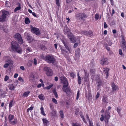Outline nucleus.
Returning a JSON list of instances; mask_svg holds the SVG:
<instances>
[{"label": "nucleus", "instance_id": "obj_1", "mask_svg": "<svg viewBox=\"0 0 126 126\" xmlns=\"http://www.w3.org/2000/svg\"><path fill=\"white\" fill-rule=\"evenodd\" d=\"M11 44V47L13 51L20 54H21L22 52V49L16 42L12 41Z\"/></svg>", "mask_w": 126, "mask_h": 126}, {"label": "nucleus", "instance_id": "obj_2", "mask_svg": "<svg viewBox=\"0 0 126 126\" xmlns=\"http://www.w3.org/2000/svg\"><path fill=\"white\" fill-rule=\"evenodd\" d=\"M9 13L7 11H2V13L0 17V21L1 22H3L6 20V19L9 17Z\"/></svg>", "mask_w": 126, "mask_h": 126}, {"label": "nucleus", "instance_id": "obj_3", "mask_svg": "<svg viewBox=\"0 0 126 126\" xmlns=\"http://www.w3.org/2000/svg\"><path fill=\"white\" fill-rule=\"evenodd\" d=\"M76 19L78 20H81L84 21L85 18L87 17L86 15L83 13H78L76 15Z\"/></svg>", "mask_w": 126, "mask_h": 126}, {"label": "nucleus", "instance_id": "obj_4", "mask_svg": "<svg viewBox=\"0 0 126 126\" xmlns=\"http://www.w3.org/2000/svg\"><path fill=\"white\" fill-rule=\"evenodd\" d=\"M44 71L47 72V75L48 76H52L53 74V72L52 70L48 67H46L44 68Z\"/></svg>", "mask_w": 126, "mask_h": 126}, {"label": "nucleus", "instance_id": "obj_5", "mask_svg": "<svg viewBox=\"0 0 126 126\" xmlns=\"http://www.w3.org/2000/svg\"><path fill=\"white\" fill-rule=\"evenodd\" d=\"M46 59L49 63H54L55 61L54 58L52 56H47L46 57Z\"/></svg>", "mask_w": 126, "mask_h": 126}, {"label": "nucleus", "instance_id": "obj_6", "mask_svg": "<svg viewBox=\"0 0 126 126\" xmlns=\"http://www.w3.org/2000/svg\"><path fill=\"white\" fill-rule=\"evenodd\" d=\"M60 80H61V83H63V85H68V82L65 77L63 76L61 77Z\"/></svg>", "mask_w": 126, "mask_h": 126}, {"label": "nucleus", "instance_id": "obj_7", "mask_svg": "<svg viewBox=\"0 0 126 126\" xmlns=\"http://www.w3.org/2000/svg\"><path fill=\"white\" fill-rule=\"evenodd\" d=\"M68 37L72 43H74L76 42L75 39L72 33H68Z\"/></svg>", "mask_w": 126, "mask_h": 126}, {"label": "nucleus", "instance_id": "obj_8", "mask_svg": "<svg viewBox=\"0 0 126 126\" xmlns=\"http://www.w3.org/2000/svg\"><path fill=\"white\" fill-rule=\"evenodd\" d=\"M110 117V113L108 111L106 110L105 114L104 117L106 119V122H108V120Z\"/></svg>", "mask_w": 126, "mask_h": 126}, {"label": "nucleus", "instance_id": "obj_9", "mask_svg": "<svg viewBox=\"0 0 126 126\" xmlns=\"http://www.w3.org/2000/svg\"><path fill=\"white\" fill-rule=\"evenodd\" d=\"M31 31L37 35H39L40 34L39 30V29L35 27H32Z\"/></svg>", "mask_w": 126, "mask_h": 126}, {"label": "nucleus", "instance_id": "obj_10", "mask_svg": "<svg viewBox=\"0 0 126 126\" xmlns=\"http://www.w3.org/2000/svg\"><path fill=\"white\" fill-rule=\"evenodd\" d=\"M75 55L76 58H75V60H77V59L80 56V50L79 48H78L77 49L76 51Z\"/></svg>", "mask_w": 126, "mask_h": 126}, {"label": "nucleus", "instance_id": "obj_11", "mask_svg": "<svg viewBox=\"0 0 126 126\" xmlns=\"http://www.w3.org/2000/svg\"><path fill=\"white\" fill-rule=\"evenodd\" d=\"M68 85H63V91L65 92L67 94L68 92H70V90L69 88L67 87Z\"/></svg>", "mask_w": 126, "mask_h": 126}, {"label": "nucleus", "instance_id": "obj_12", "mask_svg": "<svg viewBox=\"0 0 126 126\" xmlns=\"http://www.w3.org/2000/svg\"><path fill=\"white\" fill-rule=\"evenodd\" d=\"M96 81L98 83L97 88L98 90H99L100 88V86L102 84V82L99 78L96 80Z\"/></svg>", "mask_w": 126, "mask_h": 126}, {"label": "nucleus", "instance_id": "obj_13", "mask_svg": "<svg viewBox=\"0 0 126 126\" xmlns=\"http://www.w3.org/2000/svg\"><path fill=\"white\" fill-rule=\"evenodd\" d=\"M84 72L85 73V75L84 77V79L85 81H87L88 80V79L89 78V74L87 73V72L84 70Z\"/></svg>", "mask_w": 126, "mask_h": 126}, {"label": "nucleus", "instance_id": "obj_14", "mask_svg": "<svg viewBox=\"0 0 126 126\" xmlns=\"http://www.w3.org/2000/svg\"><path fill=\"white\" fill-rule=\"evenodd\" d=\"M111 86L112 87V91L113 92L116 91L117 89H118L117 86L115 85L114 83L112 84Z\"/></svg>", "mask_w": 126, "mask_h": 126}, {"label": "nucleus", "instance_id": "obj_15", "mask_svg": "<svg viewBox=\"0 0 126 126\" xmlns=\"http://www.w3.org/2000/svg\"><path fill=\"white\" fill-rule=\"evenodd\" d=\"M104 72L106 75V78H107L109 76V69L108 68H104Z\"/></svg>", "mask_w": 126, "mask_h": 126}, {"label": "nucleus", "instance_id": "obj_16", "mask_svg": "<svg viewBox=\"0 0 126 126\" xmlns=\"http://www.w3.org/2000/svg\"><path fill=\"white\" fill-rule=\"evenodd\" d=\"M121 37L122 38L121 46L124 45H126V41L125 39L124 36L123 35H121Z\"/></svg>", "mask_w": 126, "mask_h": 126}, {"label": "nucleus", "instance_id": "obj_17", "mask_svg": "<svg viewBox=\"0 0 126 126\" xmlns=\"http://www.w3.org/2000/svg\"><path fill=\"white\" fill-rule=\"evenodd\" d=\"M5 62L7 63H13L14 62L9 57H7L6 58Z\"/></svg>", "mask_w": 126, "mask_h": 126}, {"label": "nucleus", "instance_id": "obj_18", "mask_svg": "<svg viewBox=\"0 0 126 126\" xmlns=\"http://www.w3.org/2000/svg\"><path fill=\"white\" fill-rule=\"evenodd\" d=\"M17 5L18 6V7H16L14 9V11L15 12H16L17 11L20 10L21 8V5L19 3H17Z\"/></svg>", "mask_w": 126, "mask_h": 126}, {"label": "nucleus", "instance_id": "obj_19", "mask_svg": "<svg viewBox=\"0 0 126 126\" xmlns=\"http://www.w3.org/2000/svg\"><path fill=\"white\" fill-rule=\"evenodd\" d=\"M26 36L27 35V38L28 40L31 41L32 39L31 37L30 36V34L29 33H27L25 32L24 34Z\"/></svg>", "mask_w": 126, "mask_h": 126}, {"label": "nucleus", "instance_id": "obj_20", "mask_svg": "<svg viewBox=\"0 0 126 126\" xmlns=\"http://www.w3.org/2000/svg\"><path fill=\"white\" fill-rule=\"evenodd\" d=\"M6 92L3 91L2 90H0V95H1L3 97H5L6 95L5 94Z\"/></svg>", "mask_w": 126, "mask_h": 126}, {"label": "nucleus", "instance_id": "obj_21", "mask_svg": "<svg viewBox=\"0 0 126 126\" xmlns=\"http://www.w3.org/2000/svg\"><path fill=\"white\" fill-rule=\"evenodd\" d=\"M4 26L5 27V25H0V30H3L4 32H7L8 31V29L6 28H5V27H4Z\"/></svg>", "mask_w": 126, "mask_h": 126}, {"label": "nucleus", "instance_id": "obj_22", "mask_svg": "<svg viewBox=\"0 0 126 126\" xmlns=\"http://www.w3.org/2000/svg\"><path fill=\"white\" fill-rule=\"evenodd\" d=\"M107 41L108 43V46H110L112 45V43L110 41V39L109 38H106Z\"/></svg>", "mask_w": 126, "mask_h": 126}, {"label": "nucleus", "instance_id": "obj_23", "mask_svg": "<svg viewBox=\"0 0 126 126\" xmlns=\"http://www.w3.org/2000/svg\"><path fill=\"white\" fill-rule=\"evenodd\" d=\"M102 101L104 103H108V99L107 97L106 96H104L103 98Z\"/></svg>", "mask_w": 126, "mask_h": 126}, {"label": "nucleus", "instance_id": "obj_24", "mask_svg": "<svg viewBox=\"0 0 126 126\" xmlns=\"http://www.w3.org/2000/svg\"><path fill=\"white\" fill-rule=\"evenodd\" d=\"M36 77L34 76L33 75H31L29 77V79L31 81H34Z\"/></svg>", "mask_w": 126, "mask_h": 126}, {"label": "nucleus", "instance_id": "obj_25", "mask_svg": "<svg viewBox=\"0 0 126 126\" xmlns=\"http://www.w3.org/2000/svg\"><path fill=\"white\" fill-rule=\"evenodd\" d=\"M30 91H27L24 93L23 94L22 96L24 97H27L30 93Z\"/></svg>", "mask_w": 126, "mask_h": 126}, {"label": "nucleus", "instance_id": "obj_26", "mask_svg": "<svg viewBox=\"0 0 126 126\" xmlns=\"http://www.w3.org/2000/svg\"><path fill=\"white\" fill-rule=\"evenodd\" d=\"M15 37L18 40L21 37V35L19 33H17L16 34L15 36Z\"/></svg>", "mask_w": 126, "mask_h": 126}, {"label": "nucleus", "instance_id": "obj_27", "mask_svg": "<svg viewBox=\"0 0 126 126\" xmlns=\"http://www.w3.org/2000/svg\"><path fill=\"white\" fill-rule=\"evenodd\" d=\"M108 59L107 58H105L102 59L100 61L101 63H105L107 62Z\"/></svg>", "mask_w": 126, "mask_h": 126}, {"label": "nucleus", "instance_id": "obj_28", "mask_svg": "<svg viewBox=\"0 0 126 126\" xmlns=\"http://www.w3.org/2000/svg\"><path fill=\"white\" fill-rule=\"evenodd\" d=\"M14 116L13 115L10 114L8 117V119H9V122L11 121L14 118Z\"/></svg>", "mask_w": 126, "mask_h": 126}, {"label": "nucleus", "instance_id": "obj_29", "mask_svg": "<svg viewBox=\"0 0 126 126\" xmlns=\"http://www.w3.org/2000/svg\"><path fill=\"white\" fill-rule=\"evenodd\" d=\"M38 97L40 99L42 100H44L45 98L44 96L42 94L39 95Z\"/></svg>", "mask_w": 126, "mask_h": 126}, {"label": "nucleus", "instance_id": "obj_30", "mask_svg": "<svg viewBox=\"0 0 126 126\" xmlns=\"http://www.w3.org/2000/svg\"><path fill=\"white\" fill-rule=\"evenodd\" d=\"M42 120L44 125H47L48 122L47 120L46 119H43Z\"/></svg>", "mask_w": 126, "mask_h": 126}, {"label": "nucleus", "instance_id": "obj_31", "mask_svg": "<svg viewBox=\"0 0 126 126\" xmlns=\"http://www.w3.org/2000/svg\"><path fill=\"white\" fill-rule=\"evenodd\" d=\"M93 32L91 31L87 32V36L89 37H91L93 35Z\"/></svg>", "mask_w": 126, "mask_h": 126}, {"label": "nucleus", "instance_id": "obj_32", "mask_svg": "<svg viewBox=\"0 0 126 126\" xmlns=\"http://www.w3.org/2000/svg\"><path fill=\"white\" fill-rule=\"evenodd\" d=\"M78 83L79 84H80L81 83V78L79 76V73H78Z\"/></svg>", "mask_w": 126, "mask_h": 126}, {"label": "nucleus", "instance_id": "obj_33", "mask_svg": "<svg viewBox=\"0 0 126 126\" xmlns=\"http://www.w3.org/2000/svg\"><path fill=\"white\" fill-rule=\"evenodd\" d=\"M41 113L44 116L46 115V114L45 113L44 111V108L43 107H41L40 109Z\"/></svg>", "mask_w": 126, "mask_h": 126}, {"label": "nucleus", "instance_id": "obj_34", "mask_svg": "<svg viewBox=\"0 0 126 126\" xmlns=\"http://www.w3.org/2000/svg\"><path fill=\"white\" fill-rule=\"evenodd\" d=\"M60 114L61 117L62 118H63L64 117V115L63 113V111L62 110H61L60 111Z\"/></svg>", "mask_w": 126, "mask_h": 126}, {"label": "nucleus", "instance_id": "obj_35", "mask_svg": "<svg viewBox=\"0 0 126 126\" xmlns=\"http://www.w3.org/2000/svg\"><path fill=\"white\" fill-rule=\"evenodd\" d=\"M9 89L11 90H14V88H15V87L14 86L13 84H11L9 85Z\"/></svg>", "mask_w": 126, "mask_h": 126}, {"label": "nucleus", "instance_id": "obj_36", "mask_svg": "<svg viewBox=\"0 0 126 126\" xmlns=\"http://www.w3.org/2000/svg\"><path fill=\"white\" fill-rule=\"evenodd\" d=\"M61 50L62 54L64 55H65L66 54H67V52L64 49H62Z\"/></svg>", "mask_w": 126, "mask_h": 126}, {"label": "nucleus", "instance_id": "obj_37", "mask_svg": "<svg viewBox=\"0 0 126 126\" xmlns=\"http://www.w3.org/2000/svg\"><path fill=\"white\" fill-rule=\"evenodd\" d=\"M25 22L26 24H29L30 22L29 19L28 18H26L25 20Z\"/></svg>", "mask_w": 126, "mask_h": 126}, {"label": "nucleus", "instance_id": "obj_38", "mask_svg": "<svg viewBox=\"0 0 126 126\" xmlns=\"http://www.w3.org/2000/svg\"><path fill=\"white\" fill-rule=\"evenodd\" d=\"M18 42L20 44H22L23 43V41L21 37L18 40Z\"/></svg>", "mask_w": 126, "mask_h": 126}, {"label": "nucleus", "instance_id": "obj_39", "mask_svg": "<svg viewBox=\"0 0 126 126\" xmlns=\"http://www.w3.org/2000/svg\"><path fill=\"white\" fill-rule=\"evenodd\" d=\"M69 31V29L67 27H65L64 30V32L65 33L68 32Z\"/></svg>", "mask_w": 126, "mask_h": 126}, {"label": "nucleus", "instance_id": "obj_40", "mask_svg": "<svg viewBox=\"0 0 126 126\" xmlns=\"http://www.w3.org/2000/svg\"><path fill=\"white\" fill-rule=\"evenodd\" d=\"M53 92L56 97L57 98L58 94L57 92H56V91L55 90H53Z\"/></svg>", "mask_w": 126, "mask_h": 126}, {"label": "nucleus", "instance_id": "obj_41", "mask_svg": "<svg viewBox=\"0 0 126 126\" xmlns=\"http://www.w3.org/2000/svg\"><path fill=\"white\" fill-rule=\"evenodd\" d=\"M10 124L12 125H15L16 124L17 122L16 120H15L14 121H11L10 122Z\"/></svg>", "mask_w": 126, "mask_h": 126}, {"label": "nucleus", "instance_id": "obj_42", "mask_svg": "<svg viewBox=\"0 0 126 126\" xmlns=\"http://www.w3.org/2000/svg\"><path fill=\"white\" fill-rule=\"evenodd\" d=\"M90 73L94 74L95 72V69H91L90 70Z\"/></svg>", "mask_w": 126, "mask_h": 126}, {"label": "nucleus", "instance_id": "obj_43", "mask_svg": "<svg viewBox=\"0 0 126 126\" xmlns=\"http://www.w3.org/2000/svg\"><path fill=\"white\" fill-rule=\"evenodd\" d=\"M121 47L124 51H126V45L122 46Z\"/></svg>", "mask_w": 126, "mask_h": 126}, {"label": "nucleus", "instance_id": "obj_44", "mask_svg": "<svg viewBox=\"0 0 126 126\" xmlns=\"http://www.w3.org/2000/svg\"><path fill=\"white\" fill-rule=\"evenodd\" d=\"M5 5L7 7H9L10 5V2L8 1H6Z\"/></svg>", "mask_w": 126, "mask_h": 126}, {"label": "nucleus", "instance_id": "obj_45", "mask_svg": "<svg viewBox=\"0 0 126 126\" xmlns=\"http://www.w3.org/2000/svg\"><path fill=\"white\" fill-rule=\"evenodd\" d=\"M52 101L56 104H57V100L54 98H53L52 99Z\"/></svg>", "mask_w": 126, "mask_h": 126}, {"label": "nucleus", "instance_id": "obj_46", "mask_svg": "<svg viewBox=\"0 0 126 126\" xmlns=\"http://www.w3.org/2000/svg\"><path fill=\"white\" fill-rule=\"evenodd\" d=\"M81 33L82 34H84L86 36H87V32L85 31H82Z\"/></svg>", "mask_w": 126, "mask_h": 126}, {"label": "nucleus", "instance_id": "obj_47", "mask_svg": "<svg viewBox=\"0 0 126 126\" xmlns=\"http://www.w3.org/2000/svg\"><path fill=\"white\" fill-rule=\"evenodd\" d=\"M26 50H27V51H28V52H31L32 51V49L30 48L29 47L27 48L26 49Z\"/></svg>", "mask_w": 126, "mask_h": 126}, {"label": "nucleus", "instance_id": "obj_48", "mask_svg": "<svg viewBox=\"0 0 126 126\" xmlns=\"http://www.w3.org/2000/svg\"><path fill=\"white\" fill-rule=\"evenodd\" d=\"M13 102V100H11V101L10 102L9 105V108H11V107H12Z\"/></svg>", "mask_w": 126, "mask_h": 126}, {"label": "nucleus", "instance_id": "obj_49", "mask_svg": "<svg viewBox=\"0 0 126 126\" xmlns=\"http://www.w3.org/2000/svg\"><path fill=\"white\" fill-rule=\"evenodd\" d=\"M11 63H5L4 65V67L5 68H7L10 64Z\"/></svg>", "mask_w": 126, "mask_h": 126}, {"label": "nucleus", "instance_id": "obj_50", "mask_svg": "<svg viewBox=\"0 0 126 126\" xmlns=\"http://www.w3.org/2000/svg\"><path fill=\"white\" fill-rule=\"evenodd\" d=\"M40 47L41 49L43 50H44L46 48L43 45H41L40 46Z\"/></svg>", "mask_w": 126, "mask_h": 126}, {"label": "nucleus", "instance_id": "obj_51", "mask_svg": "<svg viewBox=\"0 0 126 126\" xmlns=\"http://www.w3.org/2000/svg\"><path fill=\"white\" fill-rule=\"evenodd\" d=\"M9 77L8 76L6 75L5 76L4 80L5 81H7L9 79Z\"/></svg>", "mask_w": 126, "mask_h": 126}, {"label": "nucleus", "instance_id": "obj_52", "mask_svg": "<svg viewBox=\"0 0 126 126\" xmlns=\"http://www.w3.org/2000/svg\"><path fill=\"white\" fill-rule=\"evenodd\" d=\"M79 92L78 91V93H77V97H76V99L77 100H78V99L79 98Z\"/></svg>", "mask_w": 126, "mask_h": 126}, {"label": "nucleus", "instance_id": "obj_53", "mask_svg": "<svg viewBox=\"0 0 126 126\" xmlns=\"http://www.w3.org/2000/svg\"><path fill=\"white\" fill-rule=\"evenodd\" d=\"M72 126H80L79 125L78 123H73L72 124Z\"/></svg>", "mask_w": 126, "mask_h": 126}, {"label": "nucleus", "instance_id": "obj_54", "mask_svg": "<svg viewBox=\"0 0 126 126\" xmlns=\"http://www.w3.org/2000/svg\"><path fill=\"white\" fill-rule=\"evenodd\" d=\"M42 86L43 87H44V85L43 83L42 84H38L37 86V87L38 88H39L41 87Z\"/></svg>", "mask_w": 126, "mask_h": 126}, {"label": "nucleus", "instance_id": "obj_55", "mask_svg": "<svg viewBox=\"0 0 126 126\" xmlns=\"http://www.w3.org/2000/svg\"><path fill=\"white\" fill-rule=\"evenodd\" d=\"M65 47V48H66V49L68 50L69 51H70V49L69 48V47H68L67 46V44H66L65 45H64Z\"/></svg>", "mask_w": 126, "mask_h": 126}, {"label": "nucleus", "instance_id": "obj_56", "mask_svg": "<svg viewBox=\"0 0 126 126\" xmlns=\"http://www.w3.org/2000/svg\"><path fill=\"white\" fill-rule=\"evenodd\" d=\"M99 17V15L98 14H96L95 16V19L96 20H98V19Z\"/></svg>", "mask_w": 126, "mask_h": 126}, {"label": "nucleus", "instance_id": "obj_57", "mask_svg": "<svg viewBox=\"0 0 126 126\" xmlns=\"http://www.w3.org/2000/svg\"><path fill=\"white\" fill-rule=\"evenodd\" d=\"M33 107L31 106L30 107V108L28 109L27 110V111L28 112H29L30 110H33Z\"/></svg>", "mask_w": 126, "mask_h": 126}, {"label": "nucleus", "instance_id": "obj_58", "mask_svg": "<svg viewBox=\"0 0 126 126\" xmlns=\"http://www.w3.org/2000/svg\"><path fill=\"white\" fill-rule=\"evenodd\" d=\"M104 119V116L103 115H101V117L100 118V120L102 121H103Z\"/></svg>", "mask_w": 126, "mask_h": 126}, {"label": "nucleus", "instance_id": "obj_59", "mask_svg": "<svg viewBox=\"0 0 126 126\" xmlns=\"http://www.w3.org/2000/svg\"><path fill=\"white\" fill-rule=\"evenodd\" d=\"M56 4L58 6H60V3L59 2V0H56Z\"/></svg>", "mask_w": 126, "mask_h": 126}, {"label": "nucleus", "instance_id": "obj_60", "mask_svg": "<svg viewBox=\"0 0 126 126\" xmlns=\"http://www.w3.org/2000/svg\"><path fill=\"white\" fill-rule=\"evenodd\" d=\"M52 86V84L51 85H49V86L47 87L46 88L47 89H49Z\"/></svg>", "mask_w": 126, "mask_h": 126}, {"label": "nucleus", "instance_id": "obj_61", "mask_svg": "<svg viewBox=\"0 0 126 126\" xmlns=\"http://www.w3.org/2000/svg\"><path fill=\"white\" fill-rule=\"evenodd\" d=\"M121 110V109H119L117 108V110L118 113L119 114H120V111Z\"/></svg>", "mask_w": 126, "mask_h": 126}, {"label": "nucleus", "instance_id": "obj_62", "mask_svg": "<svg viewBox=\"0 0 126 126\" xmlns=\"http://www.w3.org/2000/svg\"><path fill=\"white\" fill-rule=\"evenodd\" d=\"M108 27L107 25L106 22H104V28H106Z\"/></svg>", "mask_w": 126, "mask_h": 126}, {"label": "nucleus", "instance_id": "obj_63", "mask_svg": "<svg viewBox=\"0 0 126 126\" xmlns=\"http://www.w3.org/2000/svg\"><path fill=\"white\" fill-rule=\"evenodd\" d=\"M99 95H100L99 93L98 92H97V94L96 95V98L97 99L99 97Z\"/></svg>", "mask_w": 126, "mask_h": 126}, {"label": "nucleus", "instance_id": "obj_64", "mask_svg": "<svg viewBox=\"0 0 126 126\" xmlns=\"http://www.w3.org/2000/svg\"><path fill=\"white\" fill-rule=\"evenodd\" d=\"M71 76L73 78H74L75 76V75L74 73L73 72H71L70 73Z\"/></svg>", "mask_w": 126, "mask_h": 126}]
</instances>
